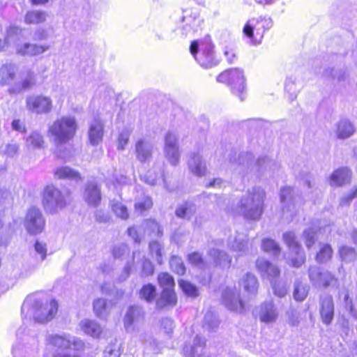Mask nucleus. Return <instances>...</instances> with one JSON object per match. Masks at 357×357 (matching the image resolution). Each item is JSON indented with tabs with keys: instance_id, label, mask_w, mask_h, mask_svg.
I'll return each instance as SVG.
<instances>
[{
	"instance_id": "4be33fe9",
	"label": "nucleus",
	"mask_w": 357,
	"mask_h": 357,
	"mask_svg": "<svg viewBox=\"0 0 357 357\" xmlns=\"http://www.w3.org/2000/svg\"><path fill=\"white\" fill-rule=\"evenodd\" d=\"M60 190L54 187L47 186L42 194V204L45 209L52 207L56 197L59 195Z\"/></svg>"
},
{
	"instance_id": "b1692460",
	"label": "nucleus",
	"mask_w": 357,
	"mask_h": 357,
	"mask_svg": "<svg viewBox=\"0 0 357 357\" xmlns=\"http://www.w3.org/2000/svg\"><path fill=\"white\" fill-rule=\"evenodd\" d=\"M135 154L139 162H146L151 158L152 152L144 140L139 139L135 143Z\"/></svg>"
},
{
	"instance_id": "c85d7f7f",
	"label": "nucleus",
	"mask_w": 357,
	"mask_h": 357,
	"mask_svg": "<svg viewBox=\"0 0 357 357\" xmlns=\"http://www.w3.org/2000/svg\"><path fill=\"white\" fill-rule=\"evenodd\" d=\"M351 170L347 167H341L335 170L330 176L334 185H342L350 177Z\"/></svg>"
},
{
	"instance_id": "ea45409f",
	"label": "nucleus",
	"mask_w": 357,
	"mask_h": 357,
	"mask_svg": "<svg viewBox=\"0 0 357 357\" xmlns=\"http://www.w3.org/2000/svg\"><path fill=\"white\" fill-rule=\"evenodd\" d=\"M29 144L33 148H42L44 146L45 142L43 137L37 132H31L26 139Z\"/></svg>"
},
{
	"instance_id": "aec40b11",
	"label": "nucleus",
	"mask_w": 357,
	"mask_h": 357,
	"mask_svg": "<svg viewBox=\"0 0 357 357\" xmlns=\"http://www.w3.org/2000/svg\"><path fill=\"white\" fill-rule=\"evenodd\" d=\"M233 294L234 292L231 290L225 291L223 296L225 306L230 311L235 312H243L245 310L244 302L240 298H232L231 296Z\"/></svg>"
},
{
	"instance_id": "a19ab883",
	"label": "nucleus",
	"mask_w": 357,
	"mask_h": 357,
	"mask_svg": "<svg viewBox=\"0 0 357 357\" xmlns=\"http://www.w3.org/2000/svg\"><path fill=\"white\" fill-rule=\"evenodd\" d=\"M145 222L150 232L155 234L158 237H161L163 235L162 227L155 219H146Z\"/></svg>"
},
{
	"instance_id": "7ed1b4c3",
	"label": "nucleus",
	"mask_w": 357,
	"mask_h": 357,
	"mask_svg": "<svg viewBox=\"0 0 357 357\" xmlns=\"http://www.w3.org/2000/svg\"><path fill=\"white\" fill-rule=\"evenodd\" d=\"M264 192L259 190L248 192L246 197L240 200L238 206L244 218L250 220L259 219L263 213Z\"/></svg>"
},
{
	"instance_id": "6ab92c4d",
	"label": "nucleus",
	"mask_w": 357,
	"mask_h": 357,
	"mask_svg": "<svg viewBox=\"0 0 357 357\" xmlns=\"http://www.w3.org/2000/svg\"><path fill=\"white\" fill-rule=\"evenodd\" d=\"M47 17V12L42 10H30L24 15V22L26 24L38 25L45 22Z\"/></svg>"
},
{
	"instance_id": "49530a36",
	"label": "nucleus",
	"mask_w": 357,
	"mask_h": 357,
	"mask_svg": "<svg viewBox=\"0 0 357 357\" xmlns=\"http://www.w3.org/2000/svg\"><path fill=\"white\" fill-rule=\"evenodd\" d=\"M149 252L151 255L155 254L158 261L161 263L162 261V248L160 243L157 241H152L149 243Z\"/></svg>"
},
{
	"instance_id": "c9c22d12",
	"label": "nucleus",
	"mask_w": 357,
	"mask_h": 357,
	"mask_svg": "<svg viewBox=\"0 0 357 357\" xmlns=\"http://www.w3.org/2000/svg\"><path fill=\"white\" fill-rule=\"evenodd\" d=\"M82 328L86 334L94 337H99L102 333L100 325L93 321H84L82 325Z\"/></svg>"
},
{
	"instance_id": "a18cd8bd",
	"label": "nucleus",
	"mask_w": 357,
	"mask_h": 357,
	"mask_svg": "<svg viewBox=\"0 0 357 357\" xmlns=\"http://www.w3.org/2000/svg\"><path fill=\"white\" fill-rule=\"evenodd\" d=\"M192 213V205L185 202L183 204L179 205L176 211H175V215L176 217L179 218H190L188 217L189 214Z\"/></svg>"
},
{
	"instance_id": "e2e57ef3",
	"label": "nucleus",
	"mask_w": 357,
	"mask_h": 357,
	"mask_svg": "<svg viewBox=\"0 0 357 357\" xmlns=\"http://www.w3.org/2000/svg\"><path fill=\"white\" fill-rule=\"evenodd\" d=\"M198 47H199V44H198L197 40H193L191 42L190 45V52L195 59L197 56V55L199 54Z\"/></svg>"
},
{
	"instance_id": "f8f14e48",
	"label": "nucleus",
	"mask_w": 357,
	"mask_h": 357,
	"mask_svg": "<svg viewBox=\"0 0 357 357\" xmlns=\"http://www.w3.org/2000/svg\"><path fill=\"white\" fill-rule=\"evenodd\" d=\"M178 297L175 289H162L155 301L156 308L159 310L174 307L177 305Z\"/></svg>"
},
{
	"instance_id": "412c9836",
	"label": "nucleus",
	"mask_w": 357,
	"mask_h": 357,
	"mask_svg": "<svg viewBox=\"0 0 357 357\" xmlns=\"http://www.w3.org/2000/svg\"><path fill=\"white\" fill-rule=\"evenodd\" d=\"M195 59L204 68H210L218 64V61L215 59L213 52L211 49L202 50Z\"/></svg>"
},
{
	"instance_id": "13d9d810",
	"label": "nucleus",
	"mask_w": 357,
	"mask_h": 357,
	"mask_svg": "<svg viewBox=\"0 0 357 357\" xmlns=\"http://www.w3.org/2000/svg\"><path fill=\"white\" fill-rule=\"evenodd\" d=\"M206 168L205 165H203L202 164H197L192 169V172L194 174L197 175V176H204L206 173Z\"/></svg>"
},
{
	"instance_id": "69168bd1",
	"label": "nucleus",
	"mask_w": 357,
	"mask_h": 357,
	"mask_svg": "<svg viewBox=\"0 0 357 357\" xmlns=\"http://www.w3.org/2000/svg\"><path fill=\"white\" fill-rule=\"evenodd\" d=\"M146 266H147L149 268V271L146 273V275H153V272H154V267L152 265V264L150 261H145L143 264V269H144Z\"/></svg>"
},
{
	"instance_id": "ddd939ff",
	"label": "nucleus",
	"mask_w": 357,
	"mask_h": 357,
	"mask_svg": "<svg viewBox=\"0 0 357 357\" xmlns=\"http://www.w3.org/2000/svg\"><path fill=\"white\" fill-rule=\"evenodd\" d=\"M259 320L264 323H273L278 319V312L272 302H264L259 307Z\"/></svg>"
},
{
	"instance_id": "5fc2aeb1",
	"label": "nucleus",
	"mask_w": 357,
	"mask_h": 357,
	"mask_svg": "<svg viewBox=\"0 0 357 357\" xmlns=\"http://www.w3.org/2000/svg\"><path fill=\"white\" fill-rule=\"evenodd\" d=\"M224 54L228 63H233L237 59L235 50L230 47H226Z\"/></svg>"
},
{
	"instance_id": "680f3d73",
	"label": "nucleus",
	"mask_w": 357,
	"mask_h": 357,
	"mask_svg": "<svg viewBox=\"0 0 357 357\" xmlns=\"http://www.w3.org/2000/svg\"><path fill=\"white\" fill-rule=\"evenodd\" d=\"M8 198L13 200L10 192L6 189H0V203L4 202Z\"/></svg>"
},
{
	"instance_id": "393cba45",
	"label": "nucleus",
	"mask_w": 357,
	"mask_h": 357,
	"mask_svg": "<svg viewBox=\"0 0 357 357\" xmlns=\"http://www.w3.org/2000/svg\"><path fill=\"white\" fill-rule=\"evenodd\" d=\"M241 285L249 294H255L259 288V282L257 278L250 273H247L241 279Z\"/></svg>"
},
{
	"instance_id": "5701e85b",
	"label": "nucleus",
	"mask_w": 357,
	"mask_h": 357,
	"mask_svg": "<svg viewBox=\"0 0 357 357\" xmlns=\"http://www.w3.org/2000/svg\"><path fill=\"white\" fill-rule=\"evenodd\" d=\"M54 176L58 179H70L75 181H81L82 179L81 174L70 167H60L54 170Z\"/></svg>"
},
{
	"instance_id": "a211bd4d",
	"label": "nucleus",
	"mask_w": 357,
	"mask_h": 357,
	"mask_svg": "<svg viewBox=\"0 0 357 357\" xmlns=\"http://www.w3.org/2000/svg\"><path fill=\"white\" fill-rule=\"evenodd\" d=\"M144 316V312L140 307L137 305L130 306L123 318L124 326L126 328L131 326L135 321L143 318Z\"/></svg>"
},
{
	"instance_id": "3c124183",
	"label": "nucleus",
	"mask_w": 357,
	"mask_h": 357,
	"mask_svg": "<svg viewBox=\"0 0 357 357\" xmlns=\"http://www.w3.org/2000/svg\"><path fill=\"white\" fill-rule=\"evenodd\" d=\"M307 296V292L304 287H297L294 291V298L297 301H303Z\"/></svg>"
},
{
	"instance_id": "2f4dec72",
	"label": "nucleus",
	"mask_w": 357,
	"mask_h": 357,
	"mask_svg": "<svg viewBox=\"0 0 357 357\" xmlns=\"http://www.w3.org/2000/svg\"><path fill=\"white\" fill-rule=\"evenodd\" d=\"M157 282L162 289H175V281L172 275L167 272H161L157 276Z\"/></svg>"
},
{
	"instance_id": "cd10ccee",
	"label": "nucleus",
	"mask_w": 357,
	"mask_h": 357,
	"mask_svg": "<svg viewBox=\"0 0 357 357\" xmlns=\"http://www.w3.org/2000/svg\"><path fill=\"white\" fill-rule=\"evenodd\" d=\"M283 240L288 249L291 252H299L303 249L302 245L300 241L297 239L295 234L291 231H286L282 236Z\"/></svg>"
},
{
	"instance_id": "4d7b16f0",
	"label": "nucleus",
	"mask_w": 357,
	"mask_h": 357,
	"mask_svg": "<svg viewBox=\"0 0 357 357\" xmlns=\"http://www.w3.org/2000/svg\"><path fill=\"white\" fill-rule=\"evenodd\" d=\"M305 246L310 249L315 243V238L312 234L310 232H305Z\"/></svg>"
},
{
	"instance_id": "473e14b6",
	"label": "nucleus",
	"mask_w": 357,
	"mask_h": 357,
	"mask_svg": "<svg viewBox=\"0 0 357 357\" xmlns=\"http://www.w3.org/2000/svg\"><path fill=\"white\" fill-rule=\"evenodd\" d=\"M355 129L351 122L341 121L337 125V136L340 139H345L354 133Z\"/></svg>"
},
{
	"instance_id": "7c9ffc66",
	"label": "nucleus",
	"mask_w": 357,
	"mask_h": 357,
	"mask_svg": "<svg viewBox=\"0 0 357 357\" xmlns=\"http://www.w3.org/2000/svg\"><path fill=\"white\" fill-rule=\"evenodd\" d=\"M153 206V201L151 196L145 195L134 204L135 211L140 215L149 211Z\"/></svg>"
},
{
	"instance_id": "423d86ee",
	"label": "nucleus",
	"mask_w": 357,
	"mask_h": 357,
	"mask_svg": "<svg viewBox=\"0 0 357 357\" xmlns=\"http://www.w3.org/2000/svg\"><path fill=\"white\" fill-rule=\"evenodd\" d=\"M26 107L29 111L36 114H46L52 111L53 102L50 96L34 95L26 98Z\"/></svg>"
},
{
	"instance_id": "a878e982",
	"label": "nucleus",
	"mask_w": 357,
	"mask_h": 357,
	"mask_svg": "<svg viewBox=\"0 0 357 357\" xmlns=\"http://www.w3.org/2000/svg\"><path fill=\"white\" fill-rule=\"evenodd\" d=\"M333 253V249L330 244H321L316 252L315 260L318 264H326L332 259Z\"/></svg>"
},
{
	"instance_id": "bb28decb",
	"label": "nucleus",
	"mask_w": 357,
	"mask_h": 357,
	"mask_svg": "<svg viewBox=\"0 0 357 357\" xmlns=\"http://www.w3.org/2000/svg\"><path fill=\"white\" fill-rule=\"evenodd\" d=\"M15 78L14 66L10 63H6L0 68V85L6 86L12 83Z\"/></svg>"
},
{
	"instance_id": "79ce46f5",
	"label": "nucleus",
	"mask_w": 357,
	"mask_h": 357,
	"mask_svg": "<svg viewBox=\"0 0 357 357\" xmlns=\"http://www.w3.org/2000/svg\"><path fill=\"white\" fill-rule=\"evenodd\" d=\"M296 256L291 258L289 265L294 268H299L305 263L306 256L303 250L299 252H292Z\"/></svg>"
},
{
	"instance_id": "de8ad7c7",
	"label": "nucleus",
	"mask_w": 357,
	"mask_h": 357,
	"mask_svg": "<svg viewBox=\"0 0 357 357\" xmlns=\"http://www.w3.org/2000/svg\"><path fill=\"white\" fill-rule=\"evenodd\" d=\"M187 259L188 262L192 265L198 266L204 264V259L198 252L190 253Z\"/></svg>"
},
{
	"instance_id": "f03ea898",
	"label": "nucleus",
	"mask_w": 357,
	"mask_h": 357,
	"mask_svg": "<svg viewBox=\"0 0 357 357\" xmlns=\"http://www.w3.org/2000/svg\"><path fill=\"white\" fill-rule=\"evenodd\" d=\"M79 128L77 119L74 116L64 115L57 118L48 128V133L54 137L55 142L64 144L72 140Z\"/></svg>"
},
{
	"instance_id": "774afa93",
	"label": "nucleus",
	"mask_w": 357,
	"mask_h": 357,
	"mask_svg": "<svg viewBox=\"0 0 357 357\" xmlns=\"http://www.w3.org/2000/svg\"><path fill=\"white\" fill-rule=\"evenodd\" d=\"M31 5L39 6L45 5L49 2V0H29Z\"/></svg>"
},
{
	"instance_id": "1a4fd4ad",
	"label": "nucleus",
	"mask_w": 357,
	"mask_h": 357,
	"mask_svg": "<svg viewBox=\"0 0 357 357\" xmlns=\"http://www.w3.org/2000/svg\"><path fill=\"white\" fill-rule=\"evenodd\" d=\"M308 276L312 283L325 288L337 280L335 276L331 272L322 271L317 267H310L308 269Z\"/></svg>"
},
{
	"instance_id": "0eeeda50",
	"label": "nucleus",
	"mask_w": 357,
	"mask_h": 357,
	"mask_svg": "<svg viewBox=\"0 0 357 357\" xmlns=\"http://www.w3.org/2000/svg\"><path fill=\"white\" fill-rule=\"evenodd\" d=\"M269 24L268 20L262 17L257 19L253 25L247 22L243 28V33L254 43H259L265 31L269 29Z\"/></svg>"
},
{
	"instance_id": "58836bf2",
	"label": "nucleus",
	"mask_w": 357,
	"mask_h": 357,
	"mask_svg": "<svg viewBox=\"0 0 357 357\" xmlns=\"http://www.w3.org/2000/svg\"><path fill=\"white\" fill-rule=\"evenodd\" d=\"M261 249L266 252H271L274 255H277L280 252V246L274 240L271 238H264L262 240Z\"/></svg>"
},
{
	"instance_id": "c03bdc74",
	"label": "nucleus",
	"mask_w": 357,
	"mask_h": 357,
	"mask_svg": "<svg viewBox=\"0 0 357 357\" xmlns=\"http://www.w3.org/2000/svg\"><path fill=\"white\" fill-rule=\"evenodd\" d=\"M70 202V199L66 198L63 195H62L61 192L60 191V194L56 197L54 206L50 208V212L54 213L58 209H62L65 208Z\"/></svg>"
},
{
	"instance_id": "c756f323",
	"label": "nucleus",
	"mask_w": 357,
	"mask_h": 357,
	"mask_svg": "<svg viewBox=\"0 0 357 357\" xmlns=\"http://www.w3.org/2000/svg\"><path fill=\"white\" fill-rule=\"evenodd\" d=\"M35 84L34 74L33 72H29L28 77L21 80L16 86L8 89L10 93H17L22 91L29 89Z\"/></svg>"
},
{
	"instance_id": "052dcab7",
	"label": "nucleus",
	"mask_w": 357,
	"mask_h": 357,
	"mask_svg": "<svg viewBox=\"0 0 357 357\" xmlns=\"http://www.w3.org/2000/svg\"><path fill=\"white\" fill-rule=\"evenodd\" d=\"M357 197V186L352 190L350 193L343 198L342 202L344 204H349L350 202Z\"/></svg>"
},
{
	"instance_id": "20e7f679",
	"label": "nucleus",
	"mask_w": 357,
	"mask_h": 357,
	"mask_svg": "<svg viewBox=\"0 0 357 357\" xmlns=\"http://www.w3.org/2000/svg\"><path fill=\"white\" fill-rule=\"evenodd\" d=\"M30 307L34 319L38 322H47L52 319L58 310V303L54 299L34 298L30 303H26ZM26 303L22 307L23 311Z\"/></svg>"
},
{
	"instance_id": "9b49d317",
	"label": "nucleus",
	"mask_w": 357,
	"mask_h": 357,
	"mask_svg": "<svg viewBox=\"0 0 357 357\" xmlns=\"http://www.w3.org/2000/svg\"><path fill=\"white\" fill-rule=\"evenodd\" d=\"M319 313L324 324L329 325L332 323L335 314V307L331 296H326L320 298Z\"/></svg>"
},
{
	"instance_id": "338daca9",
	"label": "nucleus",
	"mask_w": 357,
	"mask_h": 357,
	"mask_svg": "<svg viewBox=\"0 0 357 357\" xmlns=\"http://www.w3.org/2000/svg\"><path fill=\"white\" fill-rule=\"evenodd\" d=\"M222 181L220 178H213L206 185V187L209 188L214 186L216 184L220 185Z\"/></svg>"
},
{
	"instance_id": "f704fd0d",
	"label": "nucleus",
	"mask_w": 357,
	"mask_h": 357,
	"mask_svg": "<svg viewBox=\"0 0 357 357\" xmlns=\"http://www.w3.org/2000/svg\"><path fill=\"white\" fill-rule=\"evenodd\" d=\"M156 288L151 283L144 284L139 291L140 298L145 300L149 303H151L154 300Z\"/></svg>"
},
{
	"instance_id": "6e6552de",
	"label": "nucleus",
	"mask_w": 357,
	"mask_h": 357,
	"mask_svg": "<svg viewBox=\"0 0 357 357\" xmlns=\"http://www.w3.org/2000/svg\"><path fill=\"white\" fill-rule=\"evenodd\" d=\"M255 267L262 278L268 279L271 282H275L280 276V268L264 258H258Z\"/></svg>"
},
{
	"instance_id": "f257e3e1",
	"label": "nucleus",
	"mask_w": 357,
	"mask_h": 357,
	"mask_svg": "<svg viewBox=\"0 0 357 357\" xmlns=\"http://www.w3.org/2000/svg\"><path fill=\"white\" fill-rule=\"evenodd\" d=\"M216 81L229 88L232 96L240 102L245 100L248 95L246 78L243 69L229 68L216 77Z\"/></svg>"
},
{
	"instance_id": "e433bc0d",
	"label": "nucleus",
	"mask_w": 357,
	"mask_h": 357,
	"mask_svg": "<svg viewBox=\"0 0 357 357\" xmlns=\"http://www.w3.org/2000/svg\"><path fill=\"white\" fill-rule=\"evenodd\" d=\"M338 254L342 261H354L357 257V252L354 248L342 245L338 250Z\"/></svg>"
},
{
	"instance_id": "6e6d98bb",
	"label": "nucleus",
	"mask_w": 357,
	"mask_h": 357,
	"mask_svg": "<svg viewBox=\"0 0 357 357\" xmlns=\"http://www.w3.org/2000/svg\"><path fill=\"white\" fill-rule=\"evenodd\" d=\"M129 141V135L127 133H121L118 137V149H124L126 145Z\"/></svg>"
},
{
	"instance_id": "2eb2a0df",
	"label": "nucleus",
	"mask_w": 357,
	"mask_h": 357,
	"mask_svg": "<svg viewBox=\"0 0 357 357\" xmlns=\"http://www.w3.org/2000/svg\"><path fill=\"white\" fill-rule=\"evenodd\" d=\"M48 49V45H40L26 43L19 45L16 50V52L18 54L22 56H33L44 53Z\"/></svg>"
},
{
	"instance_id": "39448f33",
	"label": "nucleus",
	"mask_w": 357,
	"mask_h": 357,
	"mask_svg": "<svg viewBox=\"0 0 357 357\" xmlns=\"http://www.w3.org/2000/svg\"><path fill=\"white\" fill-rule=\"evenodd\" d=\"M24 226L31 236L43 233L45 229L46 220L42 211L35 206L29 208L24 218Z\"/></svg>"
},
{
	"instance_id": "8fccbe9b",
	"label": "nucleus",
	"mask_w": 357,
	"mask_h": 357,
	"mask_svg": "<svg viewBox=\"0 0 357 357\" xmlns=\"http://www.w3.org/2000/svg\"><path fill=\"white\" fill-rule=\"evenodd\" d=\"M11 127L13 130L21 133H25L26 132V127L24 122L20 119L13 120Z\"/></svg>"
},
{
	"instance_id": "37998d69",
	"label": "nucleus",
	"mask_w": 357,
	"mask_h": 357,
	"mask_svg": "<svg viewBox=\"0 0 357 357\" xmlns=\"http://www.w3.org/2000/svg\"><path fill=\"white\" fill-rule=\"evenodd\" d=\"M93 311L95 314L100 317L105 314L107 311V301L103 298H97L93 303Z\"/></svg>"
},
{
	"instance_id": "09e8293b",
	"label": "nucleus",
	"mask_w": 357,
	"mask_h": 357,
	"mask_svg": "<svg viewBox=\"0 0 357 357\" xmlns=\"http://www.w3.org/2000/svg\"><path fill=\"white\" fill-rule=\"evenodd\" d=\"M126 232L127 234L132 238L135 243H139L141 242V237L136 226L132 225L128 227Z\"/></svg>"
},
{
	"instance_id": "4468645a",
	"label": "nucleus",
	"mask_w": 357,
	"mask_h": 357,
	"mask_svg": "<svg viewBox=\"0 0 357 357\" xmlns=\"http://www.w3.org/2000/svg\"><path fill=\"white\" fill-rule=\"evenodd\" d=\"M104 136V126L100 121H95L89 128L88 137L93 146H97L102 142Z\"/></svg>"
},
{
	"instance_id": "864d4df0",
	"label": "nucleus",
	"mask_w": 357,
	"mask_h": 357,
	"mask_svg": "<svg viewBox=\"0 0 357 357\" xmlns=\"http://www.w3.org/2000/svg\"><path fill=\"white\" fill-rule=\"evenodd\" d=\"M34 248L36 251L40 255L41 259L43 260L45 259L47 255L46 244L36 241L34 244Z\"/></svg>"
},
{
	"instance_id": "0e129e2a",
	"label": "nucleus",
	"mask_w": 357,
	"mask_h": 357,
	"mask_svg": "<svg viewBox=\"0 0 357 357\" xmlns=\"http://www.w3.org/2000/svg\"><path fill=\"white\" fill-rule=\"evenodd\" d=\"M289 324L291 326H296L299 323L298 317L294 311L289 314Z\"/></svg>"
},
{
	"instance_id": "bf43d9fd",
	"label": "nucleus",
	"mask_w": 357,
	"mask_h": 357,
	"mask_svg": "<svg viewBox=\"0 0 357 357\" xmlns=\"http://www.w3.org/2000/svg\"><path fill=\"white\" fill-rule=\"evenodd\" d=\"M19 151V146L15 144H9L6 146L5 152L9 155H13L17 153Z\"/></svg>"
},
{
	"instance_id": "dca6fc26",
	"label": "nucleus",
	"mask_w": 357,
	"mask_h": 357,
	"mask_svg": "<svg viewBox=\"0 0 357 357\" xmlns=\"http://www.w3.org/2000/svg\"><path fill=\"white\" fill-rule=\"evenodd\" d=\"M165 146L170 162L176 165L179 160L178 148L174 136L171 133H168L165 136Z\"/></svg>"
},
{
	"instance_id": "603ef678",
	"label": "nucleus",
	"mask_w": 357,
	"mask_h": 357,
	"mask_svg": "<svg viewBox=\"0 0 357 357\" xmlns=\"http://www.w3.org/2000/svg\"><path fill=\"white\" fill-rule=\"evenodd\" d=\"M293 196V188L289 186L283 187L281 189L280 200L282 202H286Z\"/></svg>"
},
{
	"instance_id": "4c0bfd02",
	"label": "nucleus",
	"mask_w": 357,
	"mask_h": 357,
	"mask_svg": "<svg viewBox=\"0 0 357 357\" xmlns=\"http://www.w3.org/2000/svg\"><path fill=\"white\" fill-rule=\"evenodd\" d=\"M169 266L173 272L178 275L182 276L186 273V268L184 263L176 256H172L171 257Z\"/></svg>"
},
{
	"instance_id": "9d476101",
	"label": "nucleus",
	"mask_w": 357,
	"mask_h": 357,
	"mask_svg": "<svg viewBox=\"0 0 357 357\" xmlns=\"http://www.w3.org/2000/svg\"><path fill=\"white\" fill-rule=\"evenodd\" d=\"M84 199L89 206L98 207L102 201L100 186L95 183H89L84 188Z\"/></svg>"
},
{
	"instance_id": "72a5a7b5",
	"label": "nucleus",
	"mask_w": 357,
	"mask_h": 357,
	"mask_svg": "<svg viewBox=\"0 0 357 357\" xmlns=\"http://www.w3.org/2000/svg\"><path fill=\"white\" fill-rule=\"evenodd\" d=\"M178 284L181 291L188 296L195 298L199 295L197 287L190 282L180 279L178 280Z\"/></svg>"
},
{
	"instance_id": "f3484780",
	"label": "nucleus",
	"mask_w": 357,
	"mask_h": 357,
	"mask_svg": "<svg viewBox=\"0 0 357 357\" xmlns=\"http://www.w3.org/2000/svg\"><path fill=\"white\" fill-rule=\"evenodd\" d=\"M109 208L114 215L122 220H128L130 218V211L128 206L121 201L112 199L109 202Z\"/></svg>"
}]
</instances>
